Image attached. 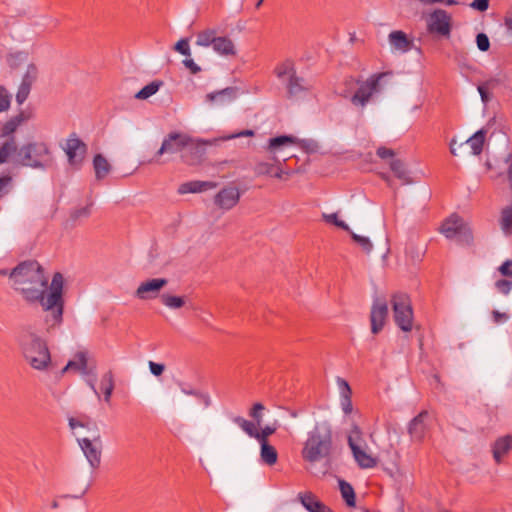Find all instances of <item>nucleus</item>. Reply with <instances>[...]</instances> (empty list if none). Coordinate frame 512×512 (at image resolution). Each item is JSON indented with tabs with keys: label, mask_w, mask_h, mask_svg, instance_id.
I'll return each instance as SVG.
<instances>
[{
	"label": "nucleus",
	"mask_w": 512,
	"mask_h": 512,
	"mask_svg": "<svg viewBox=\"0 0 512 512\" xmlns=\"http://www.w3.org/2000/svg\"><path fill=\"white\" fill-rule=\"evenodd\" d=\"M13 288L29 303H39L44 311L45 333L51 334L63 322L64 278L55 273L48 286V278L37 261H25L17 265L10 273Z\"/></svg>",
	"instance_id": "f257e3e1"
},
{
	"label": "nucleus",
	"mask_w": 512,
	"mask_h": 512,
	"mask_svg": "<svg viewBox=\"0 0 512 512\" xmlns=\"http://www.w3.org/2000/svg\"><path fill=\"white\" fill-rule=\"evenodd\" d=\"M25 361L35 370L46 371L52 365L47 342L31 327H23L17 338Z\"/></svg>",
	"instance_id": "f03ea898"
},
{
	"label": "nucleus",
	"mask_w": 512,
	"mask_h": 512,
	"mask_svg": "<svg viewBox=\"0 0 512 512\" xmlns=\"http://www.w3.org/2000/svg\"><path fill=\"white\" fill-rule=\"evenodd\" d=\"M180 154L181 159L188 165H194L201 157L198 140L180 131L169 132L162 140L161 146L152 161L159 162L163 155Z\"/></svg>",
	"instance_id": "7ed1b4c3"
},
{
	"label": "nucleus",
	"mask_w": 512,
	"mask_h": 512,
	"mask_svg": "<svg viewBox=\"0 0 512 512\" xmlns=\"http://www.w3.org/2000/svg\"><path fill=\"white\" fill-rule=\"evenodd\" d=\"M333 445L332 427L328 421L316 423L308 433L302 449V458L310 463L328 459Z\"/></svg>",
	"instance_id": "20e7f679"
},
{
	"label": "nucleus",
	"mask_w": 512,
	"mask_h": 512,
	"mask_svg": "<svg viewBox=\"0 0 512 512\" xmlns=\"http://www.w3.org/2000/svg\"><path fill=\"white\" fill-rule=\"evenodd\" d=\"M296 143V138L293 136H277L270 138L266 150L272 154L271 161H259L254 167V172L258 176L268 175L278 179H282L284 174L288 172L283 171L281 168V161L276 154L284 148Z\"/></svg>",
	"instance_id": "39448f33"
},
{
	"label": "nucleus",
	"mask_w": 512,
	"mask_h": 512,
	"mask_svg": "<svg viewBox=\"0 0 512 512\" xmlns=\"http://www.w3.org/2000/svg\"><path fill=\"white\" fill-rule=\"evenodd\" d=\"M393 318L396 325L404 332H410L413 328V309L409 296L405 293H395L390 300Z\"/></svg>",
	"instance_id": "423d86ee"
},
{
	"label": "nucleus",
	"mask_w": 512,
	"mask_h": 512,
	"mask_svg": "<svg viewBox=\"0 0 512 512\" xmlns=\"http://www.w3.org/2000/svg\"><path fill=\"white\" fill-rule=\"evenodd\" d=\"M17 156L22 165L39 168L48 161L49 148L42 142L29 143L19 149Z\"/></svg>",
	"instance_id": "0eeeda50"
},
{
	"label": "nucleus",
	"mask_w": 512,
	"mask_h": 512,
	"mask_svg": "<svg viewBox=\"0 0 512 512\" xmlns=\"http://www.w3.org/2000/svg\"><path fill=\"white\" fill-rule=\"evenodd\" d=\"M362 433L358 426H353L348 435V445L352 451L353 457L359 467L363 469L373 468L377 465V460L368 454L362 447Z\"/></svg>",
	"instance_id": "6e6552de"
},
{
	"label": "nucleus",
	"mask_w": 512,
	"mask_h": 512,
	"mask_svg": "<svg viewBox=\"0 0 512 512\" xmlns=\"http://www.w3.org/2000/svg\"><path fill=\"white\" fill-rule=\"evenodd\" d=\"M386 75L387 73L374 74L365 82H362L351 97L352 104L363 108L369 102L372 95L379 91V82Z\"/></svg>",
	"instance_id": "1a4fd4ad"
},
{
	"label": "nucleus",
	"mask_w": 512,
	"mask_h": 512,
	"mask_svg": "<svg viewBox=\"0 0 512 512\" xmlns=\"http://www.w3.org/2000/svg\"><path fill=\"white\" fill-rule=\"evenodd\" d=\"M87 149V145L76 135V133H72L66 140L65 146H63V150L68 157L69 164L75 168H80L82 165Z\"/></svg>",
	"instance_id": "9d476101"
},
{
	"label": "nucleus",
	"mask_w": 512,
	"mask_h": 512,
	"mask_svg": "<svg viewBox=\"0 0 512 512\" xmlns=\"http://www.w3.org/2000/svg\"><path fill=\"white\" fill-rule=\"evenodd\" d=\"M77 441L90 466L93 469L98 468L101 463L102 454V442L100 435L96 433L92 439L84 437L78 438Z\"/></svg>",
	"instance_id": "9b49d317"
},
{
	"label": "nucleus",
	"mask_w": 512,
	"mask_h": 512,
	"mask_svg": "<svg viewBox=\"0 0 512 512\" xmlns=\"http://www.w3.org/2000/svg\"><path fill=\"white\" fill-rule=\"evenodd\" d=\"M241 193L238 187L228 185L222 188L214 197V203L222 210H231L240 201Z\"/></svg>",
	"instance_id": "f8f14e48"
},
{
	"label": "nucleus",
	"mask_w": 512,
	"mask_h": 512,
	"mask_svg": "<svg viewBox=\"0 0 512 512\" xmlns=\"http://www.w3.org/2000/svg\"><path fill=\"white\" fill-rule=\"evenodd\" d=\"M168 283L165 278H153L140 283L135 291V297L140 300L154 299L158 296L160 290Z\"/></svg>",
	"instance_id": "ddd939ff"
},
{
	"label": "nucleus",
	"mask_w": 512,
	"mask_h": 512,
	"mask_svg": "<svg viewBox=\"0 0 512 512\" xmlns=\"http://www.w3.org/2000/svg\"><path fill=\"white\" fill-rule=\"evenodd\" d=\"M387 315V302L380 299L375 300L370 313L371 331L373 334H378L383 329Z\"/></svg>",
	"instance_id": "4468645a"
},
{
	"label": "nucleus",
	"mask_w": 512,
	"mask_h": 512,
	"mask_svg": "<svg viewBox=\"0 0 512 512\" xmlns=\"http://www.w3.org/2000/svg\"><path fill=\"white\" fill-rule=\"evenodd\" d=\"M466 231L467 227L464 224L463 219L456 214H453L447 218L441 226V233L444 234L448 239H452L458 235L465 234Z\"/></svg>",
	"instance_id": "2eb2a0df"
},
{
	"label": "nucleus",
	"mask_w": 512,
	"mask_h": 512,
	"mask_svg": "<svg viewBox=\"0 0 512 512\" xmlns=\"http://www.w3.org/2000/svg\"><path fill=\"white\" fill-rule=\"evenodd\" d=\"M427 417L428 412L422 411L410 421L408 425V433L413 441L420 442L423 440L427 430Z\"/></svg>",
	"instance_id": "dca6fc26"
},
{
	"label": "nucleus",
	"mask_w": 512,
	"mask_h": 512,
	"mask_svg": "<svg viewBox=\"0 0 512 512\" xmlns=\"http://www.w3.org/2000/svg\"><path fill=\"white\" fill-rule=\"evenodd\" d=\"M429 32H450V16L444 10L434 11L429 19Z\"/></svg>",
	"instance_id": "f3484780"
},
{
	"label": "nucleus",
	"mask_w": 512,
	"mask_h": 512,
	"mask_svg": "<svg viewBox=\"0 0 512 512\" xmlns=\"http://www.w3.org/2000/svg\"><path fill=\"white\" fill-rule=\"evenodd\" d=\"M512 450V436L505 435L495 440L492 445L493 459L497 464L502 463L504 457H506Z\"/></svg>",
	"instance_id": "a211bd4d"
},
{
	"label": "nucleus",
	"mask_w": 512,
	"mask_h": 512,
	"mask_svg": "<svg viewBox=\"0 0 512 512\" xmlns=\"http://www.w3.org/2000/svg\"><path fill=\"white\" fill-rule=\"evenodd\" d=\"M237 95L235 87H227L219 91L211 92L206 95V101L216 105H225L232 102Z\"/></svg>",
	"instance_id": "6ab92c4d"
},
{
	"label": "nucleus",
	"mask_w": 512,
	"mask_h": 512,
	"mask_svg": "<svg viewBox=\"0 0 512 512\" xmlns=\"http://www.w3.org/2000/svg\"><path fill=\"white\" fill-rule=\"evenodd\" d=\"M67 371H76L87 375L89 373L87 353L84 351L77 352L73 359L69 360L66 366L62 369L61 374L63 375Z\"/></svg>",
	"instance_id": "aec40b11"
},
{
	"label": "nucleus",
	"mask_w": 512,
	"mask_h": 512,
	"mask_svg": "<svg viewBox=\"0 0 512 512\" xmlns=\"http://www.w3.org/2000/svg\"><path fill=\"white\" fill-rule=\"evenodd\" d=\"M389 43L394 51L400 53L415 48L414 39L409 34H389Z\"/></svg>",
	"instance_id": "412c9836"
},
{
	"label": "nucleus",
	"mask_w": 512,
	"mask_h": 512,
	"mask_svg": "<svg viewBox=\"0 0 512 512\" xmlns=\"http://www.w3.org/2000/svg\"><path fill=\"white\" fill-rule=\"evenodd\" d=\"M216 187L215 182L211 181H189L179 186L180 194L199 193Z\"/></svg>",
	"instance_id": "4be33fe9"
},
{
	"label": "nucleus",
	"mask_w": 512,
	"mask_h": 512,
	"mask_svg": "<svg viewBox=\"0 0 512 512\" xmlns=\"http://www.w3.org/2000/svg\"><path fill=\"white\" fill-rule=\"evenodd\" d=\"M213 49L223 55L235 54L234 44L227 36H219L211 39Z\"/></svg>",
	"instance_id": "5701e85b"
},
{
	"label": "nucleus",
	"mask_w": 512,
	"mask_h": 512,
	"mask_svg": "<svg viewBox=\"0 0 512 512\" xmlns=\"http://www.w3.org/2000/svg\"><path fill=\"white\" fill-rule=\"evenodd\" d=\"M340 391H341V407L343 412L348 415L352 412V401H351V389L349 384L343 380H338Z\"/></svg>",
	"instance_id": "b1692460"
},
{
	"label": "nucleus",
	"mask_w": 512,
	"mask_h": 512,
	"mask_svg": "<svg viewBox=\"0 0 512 512\" xmlns=\"http://www.w3.org/2000/svg\"><path fill=\"white\" fill-rule=\"evenodd\" d=\"M499 225L506 236L512 235V202L502 208Z\"/></svg>",
	"instance_id": "393cba45"
},
{
	"label": "nucleus",
	"mask_w": 512,
	"mask_h": 512,
	"mask_svg": "<svg viewBox=\"0 0 512 512\" xmlns=\"http://www.w3.org/2000/svg\"><path fill=\"white\" fill-rule=\"evenodd\" d=\"M93 167L95 170V176L98 180L104 179L111 170V165L101 154L95 155L93 159Z\"/></svg>",
	"instance_id": "a878e982"
},
{
	"label": "nucleus",
	"mask_w": 512,
	"mask_h": 512,
	"mask_svg": "<svg viewBox=\"0 0 512 512\" xmlns=\"http://www.w3.org/2000/svg\"><path fill=\"white\" fill-rule=\"evenodd\" d=\"M260 459L261 461L268 465L273 466L277 463L278 460V452L274 446L269 443H260Z\"/></svg>",
	"instance_id": "bb28decb"
},
{
	"label": "nucleus",
	"mask_w": 512,
	"mask_h": 512,
	"mask_svg": "<svg viewBox=\"0 0 512 512\" xmlns=\"http://www.w3.org/2000/svg\"><path fill=\"white\" fill-rule=\"evenodd\" d=\"M298 499L309 512H316L323 505L312 492L299 493Z\"/></svg>",
	"instance_id": "cd10ccee"
},
{
	"label": "nucleus",
	"mask_w": 512,
	"mask_h": 512,
	"mask_svg": "<svg viewBox=\"0 0 512 512\" xmlns=\"http://www.w3.org/2000/svg\"><path fill=\"white\" fill-rule=\"evenodd\" d=\"M308 90V86L303 78L296 73L287 80V92L290 97L296 96L303 91Z\"/></svg>",
	"instance_id": "c85d7f7f"
},
{
	"label": "nucleus",
	"mask_w": 512,
	"mask_h": 512,
	"mask_svg": "<svg viewBox=\"0 0 512 512\" xmlns=\"http://www.w3.org/2000/svg\"><path fill=\"white\" fill-rule=\"evenodd\" d=\"M485 135L486 132L484 130H479L466 140L465 144L470 147L471 153L473 155L481 154L485 141Z\"/></svg>",
	"instance_id": "c756f323"
},
{
	"label": "nucleus",
	"mask_w": 512,
	"mask_h": 512,
	"mask_svg": "<svg viewBox=\"0 0 512 512\" xmlns=\"http://www.w3.org/2000/svg\"><path fill=\"white\" fill-rule=\"evenodd\" d=\"M339 489L346 505L354 507L356 504V496L353 487L345 480H339Z\"/></svg>",
	"instance_id": "7c9ffc66"
},
{
	"label": "nucleus",
	"mask_w": 512,
	"mask_h": 512,
	"mask_svg": "<svg viewBox=\"0 0 512 512\" xmlns=\"http://www.w3.org/2000/svg\"><path fill=\"white\" fill-rule=\"evenodd\" d=\"M100 386L104 393V400L109 403L114 390V377L111 371L103 374Z\"/></svg>",
	"instance_id": "2f4dec72"
},
{
	"label": "nucleus",
	"mask_w": 512,
	"mask_h": 512,
	"mask_svg": "<svg viewBox=\"0 0 512 512\" xmlns=\"http://www.w3.org/2000/svg\"><path fill=\"white\" fill-rule=\"evenodd\" d=\"M162 84L163 82L160 80L150 82L148 85L144 86L140 91L136 93L135 98L139 100L148 99L159 90Z\"/></svg>",
	"instance_id": "473e14b6"
},
{
	"label": "nucleus",
	"mask_w": 512,
	"mask_h": 512,
	"mask_svg": "<svg viewBox=\"0 0 512 512\" xmlns=\"http://www.w3.org/2000/svg\"><path fill=\"white\" fill-rule=\"evenodd\" d=\"M390 168L393 171L394 175L403 181V183H410L409 175L406 170L405 164L399 159H393L390 162Z\"/></svg>",
	"instance_id": "72a5a7b5"
},
{
	"label": "nucleus",
	"mask_w": 512,
	"mask_h": 512,
	"mask_svg": "<svg viewBox=\"0 0 512 512\" xmlns=\"http://www.w3.org/2000/svg\"><path fill=\"white\" fill-rule=\"evenodd\" d=\"M296 73L293 62L287 60L275 68L276 76L281 80H288Z\"/></svg>",
	"instance_id": "f704fd0d"
},
{
	"label": "nucleus",
	"mask_w": 512,
	"mask_h": 512,
	"mask_svg": "<svg viewBox=\"0 0 512 512\" xmlns=\"http://www.w3.org/2000/svg\"><path fill=\"white\" fill-rule=\"evenodd\" d=\"M17 152V144L14 136L7 138L0 146V155L5 160L8 159Z\"/></svg>",
	"instance_id": "c9c22d12"
},
{
	"label": "nucleus",
	"mask_w": 512,
	"mask_h": 512,
	"mask_svg": "<svg viewBox=\"0 0 512 512\" xmlns=\"http://www.w3.org/2000/svg\"><path fill=\"white\" fill-rule=\"evenodd\" d=\"M161 303L170 309H179L184 306L185 300L183 297L174 296L170 294H162L160 296Z\"/></svg>",
	"instance_id": "e433bc0d"
},
{
	"label": "nucleus",
	"mask_w": 512,
	"mask_h": 512,
	"mask_svg": "<svg viewBox=\"0 0 512 512\" xmlns=\"http://www.w3.org/2000/svg\"><path fill=\"white\" fill-rule=\"evenodd\" d=\"M234 423H236L247 435H249L252 438L256 437L257 429H256V423H253L251 421H248L244 419L243 417L237 416L233 419Z\"/></svg>",
	"instance_id": "4c0bfd02"
},
{
	"label": "nucleus",
	"mask_w": 512,
	"mask_h": 512,
	"mask_svg": "<svg viewBox=\"0 0 512 512\" xmlns=\"http://www.w3.org/2000/svg\"><path fill=\"white\" fill-rule=\"evenodd\" d=\"M348 232L350 233L354 242H356L365 252L369 253L372 250L373 245L368 237L360 236L351 230Z\"/></svg>",
	"instance_id": "58836bf2"
},
{
	"label": "nucleus",
	"mask_w": 512,
	"mask_h": 512,
	"mask_svg": "<svg viewBox=\"0 0 512 512\" xmlns=\"http://www.w3.org/2000/svg\"><path fill=\"white\" fill-rule=\"evenodd\" d=\"M495 288L499 293L502 295H509L512 290V279L510 278H503L499 279L495 282Z\"/></svg>",
	"instance_id": "ea45409f"
},
{
	"label": "nucleus",
	"mask_w": 512,
	"mask_h": 512,
	"mask_svg": "<svg viewBox=\"0 0 512 512\" xmlns=\"http://www.w3.org/2000/svg\"><path fill=\"white\" fill-rule=\"evenodd\" d=\"M323 218L329 224H333L347 232L350 231L349 226L344 221L338 218L337 213L323 214Z\"/></svg>",
	"instance_id": "a19ab883"
},
{
	"label": "nucleus",
	"mask_w": 512,
	"mask_h": 512,
	"mask_svg": "<svg viewBox=\"0 0 512 512\" xmlns=\"http://www.w3.org/2000/svg\"><path fill=\"white\" fill-rule=\"evenodd\" d=\"M181 391L186 395H192V396L199 398L200 401L202 402L204 408L209 407L211 404L210 397L207 394L201 393L197 390L187 389L185 387H182Z\"/></svg>",
	"instance_id": "79ce46f5"
},
{
	"label": "nucleus",
	"mask_w": 512,
	"mask_h": 512,
	"mask_svg": "<svg viewBox=\"0 0 512 512\" xmlns=\"http://www.w3.org/2000/svg\"><path fill=\"white\" fill-rule=\"evenodd\" d=\"M276 429L277 428L275 426L267 425L264 428H262L261 431H257L255 439L259 443H269L268 437L274 434Z\"/></svg>",
	"instance_id": "37998d69"
},
{
	"label": "nucleus",
	"mask_w": 512,
	"mask_h": 512,
	"mask_svg": "<svg viewBox=\"0 0 512 512\" xmlns=\"http://www.w3.org/2000/svg\"><path fill=\"white\" fill-rule=\"evenodd\" d=\"M19 125L13 120V118H10L1 128L0 137H11L12 134L17 130Z\"/></svg>",
	"instance_id": "c03bdc74"
},
{
	"label": "nucleus",
	"mask_w": 512,
	"mask_h": 512,
	"mask_svg": "<svg viewBox=\"0 0 512 512\" xmlns=\"http://www.w3.org/2000/svg\"><path fill=\"white\" fill-rule=\"evenodd\" d=\"M37 70L35 68L34 64H30L27 67V70L23 76L22 84H27L28 86L32 87L35 79H36Z\"/></svg>",
	"instance_id": "a18cd8bd"
},
{
	"label": "nucleus",
	"mask_w": 512,
	"mask_h": 512,
	"mask_svg": "<svg viewBox=\"0 0 512 512\" xmlns=\"http://www.w3.org/2000/svg\"><path fill=\"white\" fill-rule=\"evenodd\" d=\"M27 60V54L24 52H16L9 54L7 61L11 67H18Z\"/></svg>",
	"instance_id": "49530a36"
},
{
	"label": "nucleus",
	"mask_w": 512,
	"mask_h": 512,
	"mask_svg": "<svg viewBox=\"0 0 512 512\" xmlns=\"http://www.w3.org/2000/svg\"><path fill=\"white\" fill-rule=\"evenodd\" d=\"M264 409L263 404L255 403L249 412V415L255 420L257 425H260L262 422V412Z\"/></svg>",
	"instance_id": "de8ad7c7"
},
{
	"label": "nucleus",
	"mask_w": 512,
	"mask_h": 512,
	"mask_svg": "<svg viewBox=\"0 0 512 512\" xmlns=\"http://www.w3.org/2000/svg\"><path fill=\"white\" fill-rule=\"evenodd\" d=\"M12 185V177L10 175H3L0 177V198L8 194Z\"/></svg>",
	"instance_id": "09e8293b"
},
{
	"label": "nucleus",
	"mask_w": 512,
	"mask_h": 512,
	"mask_svg": "<svg viewBox=\"0 0 512 512\" xmlns=\"http://www.w3.org/2000/svg\"><path fill=\"white\" fill-rule=\"evenodd\" d=\"M31 91V87L27 84H20L16 94V101L18 104H22L26 101Z\"/></svg>",
	"instance_id": "8fccbe9b"
},
{
	"label": "nucleus",
	"mask_w": 512,
	"mask_h": 512,
	"mask_svg": "<svg viewBox=\"0 0 512 512\" xmlns=\"http://www.w3.org/2000/svg\"><path fill=\"white\" fill-rule=\"evenodd\" d=\"M10 107V95L8 91L0 86V113L8 110Z\"/></svg>",
	"instance_id": "3c124183"
},
{
	"label": "nucleus",
	"mask_w": 512,
	"mask_h": 512,
	"mask_svg": "<svg viewBox=\"0 0 512 512\" xmlns=\"http://www.w3.org/2000/svg\"><path fill=\"white\" fill-rule=\"evenodd\" d=\"M91 207H92V204H88L84 207H81V208H78V209H75L72 214H71V217L74 219V220H77L79 218H87L89 217V215L91 214Z\"/></svg>",
	"instance_id": "603ef678"
},
{
	"label": "nucleus",
	"mask_w": 512,
	"mask_h": 512,
	"mask_svg": "<svg viewBox=\"0 0 512 512\" xmlns=\"http://www.w3.org/2000/svg\"><path fill=\"white\" fill-rule=\"evenodd\" d=\"M499 273L506 277L512 279V260H505L499 267Z\"/></svg>",
	"instance_id": "864d4df0"
},
{
	"label": "nucleus",
	"mask_w": 512,
	"mask_h": 512,
	"mask_svg": "<svg viewBox=\"0 0 512 512\" xmlns=\"http://www.w3.org/2000/svg\"><path fill=\"white\" fill-rule=\"evenodd\" d=\"M174 49L181 53L182 55H189L190 54V47H189V41L188 39H181L179 40L175 46Z\"/></svg>",
	"instance_id": "5fc2aeb1"
},
{
	"label": "nucleus",
	"mask_w": 512,
	"mask_h": 512,
	"mask_svg": "<svg viewBox=\"0 0 512 512\" xmlns=\"http://www.w3.org/2000/svg\"><path fill=\"white\" fill-rule=\"evenodd\" d=\"M476 43L481 51H487L490 47V42L487 34H477Z\"/></svg>",
	"instance_id": "6e6d98bb"
},
{
	"label": "nucleus",
	"mask_w": 512,
	"mask_h": 512,
	"mask_svg": "<svg viewBox=\"0 0 512 512\" xmlns=\"http://www.w3.org/2000/svg\"><path fill=\"white\" fill-rule=\"evenodd\" d=\"M492 319L496 324L504 323L509 319V315L504 312H500L498 310L492 311Z\"/></svg>",
	"instance_id": "4d7b16f0"
},
{
	"label": "nucleus",
	"mask_w": 512,
	"mask_h": 512,
	"mask_svg": "<svg viewBox=\"0 0 512 512\" xmlns=\"http://www.w3.org/2000/svg\"><path fill=\"white\" fill-rule=\"evenodd\" d=\"M471 8H473L474 10H477V11H480V12H484L488 9L489 7V0H474L471 4H470Z\"/></svg>",
	"instance_id": "13d9d810"
},
{
	"label": "nucleus",
	"mask_w": 512,
	"mask_h": 512,
	"mask_svg": "<svg viewBox=\"0 0 512 512\" xmlns=\"http://www.w3.org/2000/svg\"><path fill=\"white\" fill-rule=\"evenodd\" d=\"M13 120L20 126L24 122L28 121L31 118V113L28 111H20L17 115L12 117Z\"/></svg>",
	"instance_id": "bf43d9fd"
},
{
	"label": "nucleus",
	"mask_w": 512,
	"mask_h": 512,
	"mask_svg": "<svg viewBox=\"0 0 512 512\" xmlns=\"http://www.w3.org/2000/svg\"><path fill=\"white\" fill-rule=\"evenodd\" d=\"M149 368L153 375L160 376L164 372L165 366L163 364L150 361Z\"/></svg>",
	"instance_id": "052dcab7"
},
{
	"label": "nucleus",
	"mask_w": 512,
	"mask_h": 512,
	"mask_svg": "<svg viewBox=\"0 0 512 512\" xmlns=\"http://www.w3.org/2000/svg\"><path fill=\"white\" fill-rule=\"evenodd\" d=\"M376 154L382 159L393 158L395 155L392 149L386 147H379Z\"/></svg>",
	"instance_id": "680f3d73"
},
{
	"label": "nucleus",
	"mask_w": 512,
	"mask_h": 512,
	"mask_svg": "<svg viewBox=\"0 0 512 512\" xmlns=\"http://www.w3.org/2000/svg\"><path fill=\"white\" fill-rule=\"evenodd\" d=\"M183 63L194 74L200 71V67L197 64H195L192 59H185Z\"/></svg>",
	"instance_id": "e2e57ef3"
},
{
	"label": "nucleus",
	"mask_w": 512,
	"mask_h": 512,
	"mask_svg": "<svg viewBox=\"0 0 512 512\" xmlns=\"http://www.w3.org/2000/svg\"><path fill=\"white\" fill-rule=\"evenodd\" d=\"M88 425V422H84L75 418L69 419V426L71 429H75L77 427H86Z\"/></svg>",
	"instance_id": "0e129e2a"
},
{
	"label": "nucleus",
	"mask_w": 512,
	"mask_h": 512,
	"mask_svg": "<svg viewBox=\"0 0 512 512\" xmlns=\"http://www.w3.org/2000/svg\"><path fill=\"white\" fill-rule=\"evenodd\" d=\"M478 92L481 96V99L483 102H487L488 101V94H487V91H486V88L484 85H479L478 86Z\"/></svg>",
	"instance_id": "69168bd1"
},
{
	"label": "nucleus",
	"mask_w": 512,
	"mask_h": 512,
	"mask_svg": "<svg viewBox=\"0 0 512 512\" xmlns=\"http://www.w3.org/2000/svg\"><path fill=\"white\" fill-rule=\"evenodd\" d=\"M505 24L508 30L512 31V12L505 18Z\"/></svg>",
	"instance_id": "338daca9"
},
{
	"label": "nucleus",
	"mask_w": 512,
	"mask_h": 512,
	"mask_svg": "<svg viewBox=\"0 0 512 512\" xmlns=\"http://www.w3.org/2000/svg\"><path fill=\"white\" fill-rule=\"evenodd\" d=\"M87 384L89 385V387L91 388V390L94 392V394H95L98 398H100V394L98 393V391H97V389H96V387H95V383H94V381H93V380H91V379H88V380H87Z\"/></svg>",
	"instance_id": "774afa93"
}]
</instances>
